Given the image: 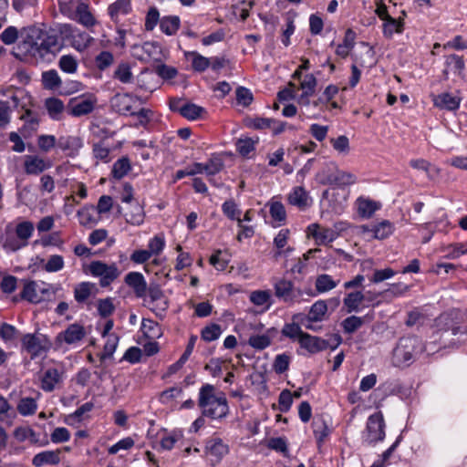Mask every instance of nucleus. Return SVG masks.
I'll return each mask as SVG.
<instances>
[{"instance_id": "f257e3e1", "label": "nucleus", "mask_w": 467, "mask_h": 467, "mask_svg": "<svg viewBox=\"0 0 467 467\" xmlns=\"http://www.w3.org/2000/svg\"><path fill=\"white\" fill-rule=\"evenodd\" d=\"M443 323L444 327L437 329L431 337V341L423 345L421 339L416 336L402 337L399 339L392 351L391 362L398 368H406L411 365L419 355L426 351L428 355L433 354L441 348L448 346L447 341L458 334H463L462 327L453 322L448 316H441L438 326Z\"/></svg>"}, {"instance_id": "f03ea898", "label": "nucleus", "mask_w": 467, "mask_h": 467, "mask_svg": "<svg viewBox=\"0 0 467 467\" xmlns=\"http://www.w3.org/2000/svg\"><path fill=\"white\" fill-rule=\"evenodd\" d=\"M19 36L21 40L13 53L20 60L28 57L44 58L46 55L59 49L55 31L43 30L37 26L24 27L19 33L16 27L10 26L1 33L0 39L5 45H12Z\"/></svg>"}, {"instance_id": "7ed1b4c3", "label": "nucleus", "mask_w": 467, "mask_h": 467, "mask_svg": "<svg viewBox=\"0 0 467 467\" xmlns=\"http://www.w3.org/2000/svg\"><path fill=\"white\" fill-rule=\"evenodd\" d=\"M22 348L32 359L45 355L51 348L50 340L42 334H26L21 339Z\"/></svg>"}, {"instance_id": "20e7f679", "label": "nucleus", "mask_w": 467, "mask_h": 467, "mask_svg": "<svg viewBox=\"0 0 467 467\" xmlns=\"http://www.w3.org/2000/svg\"><path fill=\"white\" fill-rule=\"evenodd\" d=\"M328 171H335L334 173L326 174V171H322L318 175L321 176L320 183L323 185H337L339 187L351 185L356 182L357 178L354 174L339 170L335 162H329L327 165Z\"/></svg>"}, {"instance_id": "39448f33", "label": "nucleus", "mask_w": 467, "mask_h": 467, "mask_svg": "<svg viewBox=\"0 0 467 467\" xmlns=\"http://www.w3.org/2000/svg\"><path fill=\"white\" fill-rule=\"evenodd\" d=\"M385 421L381 411L370 415L367 421L363 439L368 444H374L385 438Z\"/></svg>"}, {"instance_id": "423d86ee", "label": "nucleus", "mask_w": 467, "mask_h": 467, "mask_svg": "<svg viewBox=\"0 0 467 467\" xmlns=\"http://www.w3.org/2000/svg\"><path fill=\"white\" fill-rule=\"evenodd\" d=\"M88 270L93 276L100 278L101 287L109 286L120 274L115 264L107 265L101 261H92Z\"/></svg>"}, {"instance_id": "0eeeda50", "label": "nucleus", "mask_w": 467, "mask_h": 467, "mask_svg": "<svg viewBox=\"0 0 467 467\" xmlns=\"http://www.w3.org/2000/svg\"><path fill=\"white\" fill-rule=\"evenodd\" d=\"M97 104V99L90 95L88 97L73 98L67 105V112L73 117H81L91 113Z\"/></svg>"}, {"instance_id": "6e6552de", "label": "nucleus", "mask_w": 467, "mask_h": 467, "mask_svg": "<svg viewBox=\"0 0 467 467\" xmlns=\"http://www.w3.org/2000/svg\"><path fill=\"white\" fill-rule=\"evenodd\" d=\"M147 292L150 297V303L152 305L150 306L152 312L159 315V312L163 313L168 309V300L159 285H150V286L147 287Z\"/></svg>"}, {"instance_id": "1a4fd4ad", "label": "nucleus", "mask_w": 467, "mask_h": 467, "mask_svg": "<svg viewBox=\"0 0 467 467\" xmlns=\"http://www.w3.org/2000/svg\"><path fill=\"white\" fill-rule=\"evenodd\" d=\"M86 335L87 331L85 327L78 323H74L69 325L64 331L57 334V341L72 345L80 342Z\"/></svg>"}, {"instance_id": "9d476101", "label": "nucleus", "mask_w": 467, "mask_h": 467, "mask_svg": "<svg viewBox=\"0 0 467 467\" xmlns=\"http://www.w3.org/2000/svg\"><path fill=\"white\" fill-rule=\"evenodd\" d=\"M140 100L138 97H134L129 93L117 94L111 99L113 109L121 115L133 116V104Z\"/></svg>"}, {"instance_id": "9b49d317", "label": "nucleus", "mask_w": 467, "mask_h": 467, "mask_svg": "<svg viewBox=\"0 0 467 467\" xmlns=\"http://www.w3.org/2000/svg\"><path fill=\"white\" fill-rule=\"evenodd\" d=\"M299 345L310 354H316L328 348L329 342L319 337L305 333V335H302L299 338Z\"/></svg>"}, {"instance_id": "f8f14e48", "label": "nucleus", "mask_w": 467, "mask_h": 467, "mask_svg": "<svg viewBox=\"0 0 467 467\" xmlns=\"http://www.w3.org/2000/svg\"><path fill=\"white\" fill-rule=\"evenodd\" d=\"M229 412V407L226 398L222 395L217 400L211 403L208 407L202 409V414L213 420L223 419Z\"/></svg>"}, {"instance_id": "ddd939ff", "label": "nucleus", "mask_w": 467, "mask_h": 467, "mask_svg": "<svg viewBox=\"0 0 467 467\" xmlns=\"http://www.w3.org/2000/svg\"><path fill=\"white\" fill-rule=\"evenodd\" d=\"M444 65L445 68L442 72L443 79L447 80L449 78V72H452L454 75L464 79L465 75L463 71L465 68V64L462 57H460L456 54L446 56Z\"/></svg>"}, {"instance_id": "4468645a", "label": "nucleus", "mask_w": 467, "mask_h": 467, "mask_svg": "<svg viewBox=\"0 0 467 467\" xmlns=\"http://www.w3.org/2000/svg\"><path fill=\"white\" fill-rule=\"evenodd\" d=\"M327 311V305L324 300H318L313 304L310 307L309 313L307 316L304 314H296L293 316V320H298L301 323H304V320H307L309 322H317L321 321Z\"/></svg>"}, {"instance_id": "2eb2a0df", "label": "nucleus", "mask_w": 467, "mask_h": 467, "mask_svg": "<svg viewBox=\"0 0 467 467\" xmlns=\"http://www.w3.org/2000/svg\"><path fill=\"white\" fill-rule=\"evenodd\" d=\"M461 101V97L454 96L449 92L432 96L433 105L440 109L457 110L460 108Z\"/></svg>"}, {"instance_id": "dca6fc26", "label": "nucleus", "mask_w": 467, "mask_h": 467, "mask_svg": "<svg viewBox=\"0 0 467 467\" xmlns=\"http://www.w3.org/2000/svg\"><path fill=\"white\" fill-rule=\"evenodd\" d=\"M57 146L67 152V156L74 157L78 154L83 146L81 138L78 136H61L57 140Z\"/></svg>"}, {"instance_id": "f3484780", "label": "nucleus", "mask_w": 467, "mask_h": 467, "mask_svg": "<svg viewBox=\"0 0 467 467\" xmlns=\"http://www.w3.org/2000/svg\"><path fill=\"white\" fill-rule=\"evenodd\" d=\"M125 283L133 289L136 296L143 297L147 293V283L142 274L130 272L125 276Z\"/></svg>"}, {"instance_id": "a211bd4d", "label": "nucleus", "mask_w": 467, "mask_h": 467, "mask_svg": "<svg viewBox=\"0 0 467 467\" xmlns=\"http://www.w3.org/2000/svg\"><path fill=\"white\" fill-rule=\"evenodd\" d=\"M51 166L49 162H46L43 159L36 155L26 156L24 168L25 172L28 175H38Z\"/></svg>"}, {"instance_id": "6ab92c4d", "label": "nucleus", "mask_w": 467, "mask_h": 467, "mask_svg": "<svg viewBox=\"0 0 467 467\" xmlns=\"http://www.w3.org/2000/svg\"><path fill=\"white\" fill-rule=\"evenodd\" d=\"M98 287L91 282H81L74 287V298L78 304H84L92 296L96 295Z\"/></svg>"}, {"instance_id": "aec40b11", "label": "nucleus", "mask_w": 467, "mask_h": 467, "mask_svg": "<svg viewBox=\"0 0 467 467\" xmlns=\"http://www.w3.org/2000/svg\"><path fill=\"white\" fill-rule=\"evenodd\" d=\"M228 445L223 443V440L220 438H212L206 441L205 452L214 456L217 462L221 461L222 458L228 453Z\"/></svg>"}, {"instance_id": "412c9836", "label": "nucleus", "mask_w": 467, "mask_h": 467, "mask_svg": "<svg viewBox=\"0 0 467 467\" xmlns=\"http://www.w3.org/2000/svg\"><path fill=\"white\" fill-rule=\"evenodd\" d=\"M60 450L41 451L34 456L32 463L36 467L45 464L57 465L60 462Z\"/></svg>"}, {"instance_id": "4be33fe9", "label": "nucleus", "mask_w": 467, "mask_h": 467, "mask_svg": "<svg viewBox=\"0 0 467 467\" xmlns=\"http://www.w3.org/2000/svg\"><path fill=\"white\" fill-rule=\"evenodd\" d=\"M294 285L291 281L281 279L275 284V295L284 302H293L295 296L293 293Z\"/></svg>"}, {"instance_id": "5701e85b", "label": "nucleus", "mask_w": 467, "mask_h": 467, "mask_svg": "<svg viewBox=\"0 0 467 467\" xmlns=\"http://www.w3.org/2000/svg\"><path fill=\"white\" fill-rule=\"evenodd\" d=\"M86 27H91L96 24V19L85 3H78L75 8V19Z\"/></svg>"}, {"instance_id": "b1692460", "label": "nucleus", "mask_w": 467, "mask_h": 467, "mask_svg": "<svg viewBox=\"0 0 467 467\" xmlns=\"http://www.w3.org/2000/svg\"><path fill=\"white\" fill-rule=\"evenodd\" d=\"M62 374L57 368H47L41 379V389L47 392L55 389L56 385L61 381Z\"/></svg>"}, {"instance_id": "393cba45", "label": "nucleus", "mask_w": 467, "mask_h": 467, "mask_svg": "<svg viewBox=\"0 0 467 467\" xmlns=\"http://www.w3.org/2000/svg\"><path fill=\"white\" fill-rule=\"evenodd\" d=\"M15 438L19 441H25L28 440L32 444H39L41 446L47 445V441L40 442L39 435L36 431L28 427H19L15 430Z\"/></svg>"}, {"instance_id": "a878e982", "label": "nucleus", "mask_w": 467, "mask_h": 467, "mask_svg": "<svg viewBox=\"0 0 467 467\" xmlns=\"http://www.w3.org/2000/svg\"><path fill=\"white\" fill-rule=\"evenodd\" d=\"M45 107L49 117L54 120H60L63 117L65 106L61 99L57 98H49L45 101Z\"/></svg>"}, {"instance_id": "bb28decb", "label": "nucleus", "mask_w": 467, "mask_h": 467, "mask_svg": "<svg viewBox=\"0 0 467 467\" xmlns=\"http://www.w3.org/2000/svg\"><path fill=\"white\" fill-rule=\"evenodd\" d=\"M342 223H337L334 228H322L321 232L318 233L317 244H327L335 241L338 235L339 231L343 230Z\"/></svg>"}, {"instance_id": "cd10ccee", "label": "nucleus", "mask_w": 467, "mask_h": 467, "mask_svg": "<svg viewBox=\"0 0 467 467\" xmlns=\"http://www.w3.org/2000/svg\"><path fill=\"white\" fill-rule=\"evenodd\" d=\"M404 30V21L401 18L396 19L393 17L384 21L382 26L383 36L386 38H391L394 33L400 34Z\"/></svg>"}, {"instance_id": "c85d7f7f", "label": "nucleus", "mask_w": 467, "mask_h": 467, "mask_svg": "<svg viewBox=\"0 0 467 467\" xmlns=\"http://www.w3.org/2000/svg\"><path fill=\"white\" fill-rule=\"evenodd\" d=\"M365 300V296L361 291H355L348 293L344 300V306L347 308L348 313L357 312L359 309V306Z\"/></svg>"}, {"instance_id": "c756f323", "label": "nucleus", "mask_w": 467, "mask_h": 467, "mask_svg": "<svg viewBox=\"0 0 467 467\" xmlns=\"http://www.w3.org/2000/svg\"><path fill=\"white\" fill-rule=\"evenodd\" d=\"M218 398L214 395V387L211 384H204L199 391L198 405L203 409L217 400Z\"/></svg>"}, {"instance_id": "7c9ffc66", "label": "nucleus", "mask_w": 467, "mask_h": 467, "mask_svg": "<svg viewBox=\"0 0 467 467\" xmlns=\"http://www.w3.org/2000/svg\"><path fill=\"white\" fill-rule=\"evenodd\" d=\"M224 167L223 159L213 154L206 163H202V171L207 176H213L219 173Z\"/></svg>"}, {"instance_id": "2f4dec72", "label": "nucleus", "mask_w": 467, "mask_h": 467, "mask_svg": "<svg viewBox=\"0 0 467 467\" xmlns=\"http://www.w3.org/2000/svg\"><path fill=\"white\" fill-rule=\"evenodd\" d=\"M131 11L130 0H118L108 8L111 19L117 20L119 15H127Z\"/></svg>"}, {"instance_id": "473e14b6", "label": "nucleus", "mask_w": 467, "mask_h": 467, "mask_svg": "<svg viewBox=\"0 0 467 467\" xmlns=\"http://www.w3.org/2000/svg\"><path fill=\"white\" fill-rule=\"evenodd\" d=\"M338 282L339 281H335L331 275L322 274L317 276L315 287L319 294H322L334 289Z\"/></svg>"}, {"instance_id": "72a5a7b5", "label": "nucleus", "mask_w": 467, "mask_h": 467, "mask_svg": "<svg viewBox=\"0 0 467 467\" xmlns=\"http://www.w3.org/2000/svg\"><path fill=\"white\" fill-rule=\"evenodd\" d=\"M289 230L282 229L279 231L277 235L274 239V244L277 248V252L275 253V257L280 256L282 254L285 255H288L294 249L292 247H287L285 250H282L287 244V240L289 237Z\"/></svg>"}, {"instance_id": "f704fd0d", "label": "nucleus", "mask_w": 467, "mask_h": 467, "mask_svg": "<svg viewBox=\"0 0 467 467\" xmlns=\"http://www.w3.org/2000/svg\"><path fill=\"white\" fill-rule=\"evenodd\" d=\"M204 114H206V109L194 103H184L181 112V115L189 120L202 119Z\"/></svg>"}, {"instance_id": "c9c22d12", "label": "nucleus", "mask_w": 467, "mask_h": 467, "mask_svg": "<svg viewBox=\"0 0 467 467\" xmlns=\"http://www.w3.org/2000/svg\"><path fill=\"white\" fill-rule=\"evenodd\" d=\"M141 331L143 335L150 339L159 338L161 336L160 325L152 319H142Z\"/></svg>"}, {"instance_id": "e433bc0d", "label": "nucleus", "mask_w": 467, "mask_h": 467, "mask_svg": "<svg viewBox=\"0 0 467 467\" xmlns=\"http://www.w3.org/2000/svg\"><path fill=\"white\" fill-rule=\"evenodd\" d=\"M394 225L388 220H383L379 223L372 226V237L382 240L392 234Z\"/></svg>"}, {"instance_id": "4c0bfd02", "label": "nucleus", "mask_w": 467, "mask_h": 467, "mask_svg": "<svg viewBox=\"0 0 467 467\" xmlns=\"http://www.w3.org/2000/svg\"><path fill=\"white\" fill-rule=\"evenodd\" d=\"M180 23V18L176 16H164L160 21V27L164 34L172 36L178 31Z\"/></svg>"}, {"instance_id": "58836bf2", "label": "nucleus", "mask_w": 467, "mask_h": 467, "mask_svg": "<svg viewBox=\"0 0 467 467\" xmlns=\"http://www.w3.org/2000/svg\"><path fill=\"white\" fill-rule=\"evenodd\" d=\"M34 229V224L30 221H24L16 224L15 231L16 235L25 244V246L27 244L28 239L32 236Z\"/></svg>"}, {"instance_id": "ea45409f", "label": "nucleus", "mask_w": 467, "mask_h": 467, "mask_svg": "<svg viewBox=\"0 0 467 467\" xmlns=\"http://www.w3.org/2000/svg\"><path fill=\"white\" fill-rule=\"evenodd\" d=\"M124 216L128 223L140 225L144 221L145 213L143 208L139 203H135L131 205L130 211L127 212Z\"/></svg>"}, {"instance_id": "a19ab883", "label": "nucleus", "mask_w": 467, "mask_h": 467, "mask_svg": "<svg viewBox=\"0 0 467 467\" xmlns=\"http://www.w3.org/2000/svg\"><path fill=\"white\" fill-rule=\"evenodd\" d=\"M307 193L303 187H296L288 195V202L300 209L307 206Z\"/></svg>"}, {"instance_id": "79ce46f5", "label": "nucleus", "mask_w": 467, "mask_h": 467, "mask_svg": "<svg viewBox=\"0 0 467 467\" xmlns=\"http://www.w3.org/2000/svg\"><path fill=\"white\" fill-rule=\"evenodd\" d=\"M298 322V320H293L292 323L285 324L281 330L282 335L292 340H297L299 342V338L302 335H305L306 332L302 331Z\"/></svg>"}, {"instance_id": "37998d69", "label": "nucleus", "mask_w": 467, "mask_h": 467, "mask_svg": "<svg viewBox=\"0 0 467 467\" xmlns=\"http://www.w3.org/2000/svg\"><path fill=\"white\" fill-rule=\"evenodd\" d=\"M378 209L377 202L363 198L358 199V212L360 216L369 218Z\"/></svg>"}, {"instance_id": "c03bdc74", "label": "nucleus", "mask_w": 467, "mask_h": 467, "mask_svg": "<svg viewBox=\"0 0 467 467\" xmlns=\"http://www.w3.org/2000/svg\"><path fill=\"white\" fill-rule=\"evenodd\" d=\"M131 166L129 158L119 159L112 167L111 174L115 179H121L130 171Z\"/></svg>"}, {"instance_id": "a18cd8bd", "label": "nucleus", "mask_w": 467, "mask_h": 467, "mask_svg": "<svg viewBox=\"0 0 467 467\" xmlns=\"http://www.w3.org/2000/svg\"><path fill=\"white\" fill-rule=\"evenodd\" d=\"M313 432L320 445L329 434V429L323 419H316L312 422Z\"/></svg>"}, {"instance_id": "49530a36", "label": "nucleus", "mask_w": 467, "mask_h": 467, "mask_svg": "<svg viewBox=\"0 0 467 467\" xmlns=\"http://www.w3.org/2000/svg\"><path fill=\"white\" fill-rule=\"evenodd\" d=\"M250 301L258 306L267 305L266 309L271 306V292L268 290H255L250 294Z\"/></svg>"}, {"instance_id": "de8ad7c7", "label": "nucleus", "mask_w": 467, "mask_h": 467, "mask_svg": "<svg viewBox=\"0 0 467 467\" xmlns=\"http://www.w3.org/2000/svg\"><path fill=\"white\" fill-rule=\"evenodd\" d=\"M105 337H107V341L104 345L103 352L100 354L101 360L111 358L119 344V337L115 333H111Z\"/></svg>"}, {"instance_id": "09e8293b", "label": "nucleus", "mask_w": 467, "mask_h": 467, "mask_svg": "<svg viewBox=\"0 0 467 467\" xmlns=\"http://www.w3.org/2000/svg\"><path fill=\"white\" fill-rule=\"evenodd\" d=\"M269 213L272 219L278 222V225L285 223L286 220V213L285 206L281 202H272L270 203Z\"/></svg>"}, {"instance_id": "8fccbe9b", "label": "nucleus", "mask_w": 467, "mask_h": 467, "mask_svg": "<svg viewBox=\"0 0 467 467\" xmlns=\"http://www.w3.org/2000/svg\"><path fill=\"white\" fill-rule=\"evenodd\" d=\"M25 246V244H23L17 236L14 235V234L9 230V226L5 229V237L3 242V248L8 251H17Z\"/></svg>"}, {"instance_id": "3c124183", "label": "nucleus", "mask_w": 467, "mask_h": 467, "mask_svg": "<svg viewBox=\"0 0 467 467\" xmlns=\"http://www.w3.org/2000/svg\"><path fill=\"white\" fill-rule=\"evenodd\" d=\"M37 404L33 398H22L17 405L18 412L23 416L33 415L36 413Z\"/></svg>"}, {"instance_id": "603ef678", "label": "nucleus", "mask_w": 467, "mask_h": 467, "mask_svg": "<svg viewBox=\"0 0 467 467\" xmlns=\"http://www.w3.org/2000/svg\"><path fill=\"white\" fill-rule=\"evenodd\" d=\"M258 140H254L251 138L239 139L236 141V150L243 157H248V155L255 150V144Z\"/></svg>"}, {"instance_id": "864d4df0", "label": "nucleus", "mask_w": 467, "mask_h": 467, "mask_svg": "<svg viewBox=\"0 0 467 467\" xmlns=\"http://www.w3.org/2000/svg\"><path fill=\"white\" fill-rule=\"evenodd\" d=\"M42 82L47 89H56L61 86V79L56 70L44 72L42 74Z\"/></svg>"}, {"instance_id": "5fc2aeb1", "label": "nucleus", "mask_w": 467, "mask_h": 467, "mask_svg": "<svg viewBox=\"0 0 467 467\" xmlns=\"http://www.w3.org/2000/svg\"><path fill=\"white\" fill-rule=\"evenodd\" d=\"M223 213L231 220H236L238 226H242V219H240L241 211L237 208L236 203L233 200L226 201L222 205Z\"/></svg>"}, {"instance_id": "6e6d98bb", "label": "nucleus", "mask_w": 467, "mask_h": 467, "mask_svg": "<svg viewBox=\"0 0 467 467\" xmlns=\"http://www.w3.org/2000/svg\"><path fill=\"white\" fill-rule=\"evenodd\" d=\"M36 283L35 281H27L20 294L23 299H26L31 303H38L41 298L36 294Z\"/></svg>"}, {"instance_id": "4d7b16f0", "label": "nucleus", "mask_w": 467, "mask_h": 467, "mask_svg": "<svg viewBox=\"0 0 467 467\" xmlns=\"http://www.w3.org/2000/svg\"><path fill=\"white\" fill-rule=\"evenodd\" d=\"M222 334V329L218 324H211L202 328L201 332L202 339L207 342H211L219 338Z\"/></svg>"}, {"instance_id": "13d9d810", "label": "nucleus", "mask_w": 467, "mask_h": 467, "mask_svg": "<svg viewBox=\"0 0 467 467\" xmlns=\"http://www.w3.org/2000/svg\"><path fill=\"white\" fill-rule=\"evenodd\" d=\"M248 344L256 350H263L271 345L268 335H254L248 339Z\"/></svg>"}, {"instance_id": "bf43d9fd", "label": "nucleus", "mask_w": 467, "mask_h": 467, "mask_svg": "<svg viewBox=\"0 0 467 467\" xmlns=\"http://www.w3.org/2000/svg\"><path fill=\"white\" fill-rule=\"evenodd\" d=\"M59 67L62 71L66 73H75L78 68V61L71 55H64L59 59Z\"/></svg>"}, {"instance_id": "052dcab7", "label": "nucleus", "mask_w": 467, "mask_h": 467, "mask_svg": "<svg viewBox=\"0 0 467 467\" xmlns=\"http://www.w3.org/2000/svg\"><path fill=\"white\" fill-rule=\"evenodd\" d=\"M114 78L119 79L122 83H130L132 79V73L130 70V67L127 63H121L116 68L114 75Z\"/></svg>"}, {"instance_id": "680f3d73", "label": "nucleus", "mask_w": 467, "mask_h": 467, "mask_svg": "<svg viewBox=\"0 0 467 467\" xmlns=\"http://www.w3.org/2000/svg\"><path fill=\"white\" fill-rule=\"evenodd\" d=\"M115 311V306L111 297L99 299L98 301V312L101 317H108Z\"/></svg>"}, {"instance_id": "e2e57ef3", "label": "nucleus", "mask_w": 467, "mask_h": 467, "mask_svg": "<svg viewBox=\"0 0 467 467\" xmlns=\"http://www.w3.org/2000/svg\"><path fill=\"white\" fill-rule=\"evenodd\" d=\"M363 325L362 317L350 316L343 320L342 327L346 333L351 334Z\"/></svg>"}, {"instance_id": "0e129e2a", "label": "nucleus", "mask_w": 467, "mask_h": 467, "mask_svg": "<svg viewBox=\"0 0 467 467\" xmlns=\"http://www.w3.org/2000/svg\"><path fill=\"white\" fill-rule=\"evenodd\" d=\"M317 81L312 74L305 76L303 81L300 83V88L303 89L304 98L306 96H312L315 93Z\"/></svg>"}, {"instance_id": "69168bd1", "label": "nucleus", "mask_w": 467, "mask_h": 467, "mask_svg": "<svg viewBox=\"0 0 467 467\" xmlns=\"http://www.w3.org/2000/svg\"><path fill=\"white\" fill-rule=\"evenodd\" d=\"M182 393V389L180 387H171L160 393L159 400L162 404H169L175 398Z\"/></svg>"}, {"instance_id": "338daca9", "label": "nucleus", "mask_w": 467, "mask_h": 467, "mask_svg": "<svg viewBox=\"0 0 467 467\" xmlns=\"http://www.w3.org/2000/svg\"><path fill=\"white\" fill-rule=\"evenodd\" d=\"M113 61V55L109 51L100 52L95 58L96 67L99 70H105L112 65Z\"/></svg>"}, {"instance_id": "774afa93", "label": "nucleus", "mask_w": 467, "mask_h": 467, "mask_svg": "<svg viewBox=\"0 0 467 467\" xmlns=\"http://www.w3.org/2000/svg\"><path fill=\"white\" fill-rule=\"evenodd\" d=\"M94 211H95L94 206H88V207H84L81 210H79L78 212V217L80 224L88 225L90 223H95L96 220L94 218Z\"/></svg>"}]
</instances>
